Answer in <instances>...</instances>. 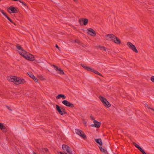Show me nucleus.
Returning <instances> with one entry per match:
<instances>
[{
  "mask_svg": "<svg viewBox=\"0 0 154 154\" xmlns=\"http://www.w3.org/2000/svg\"><path fill=\"white\" fill-rule=\"evenodd\" d=\"M7 79L9 81L14 82L16 85L23 84L25 82L24 79L13 76L8 77Z\"/></svg>",
  "mask_w": 154,
  "mask_h": 154,
  "instance_id": "1",
  "label": "nucleus"
},
{
  "mask_svg": "<svg viewBox=\"0 0 154 154\" xmlns=\"http://www.w3.org/2000/svg\"><path fill=\"white\" fill-rule=\"evenodd\" d=\"M19 54L27 60L31 61H33L35 60L32 55L24 50H21L20 51Z\"/></svg>",
  "mask_w": 154,
  "mask_h": 154,
  "instance_id": "2",
  "label": "nucleus"
},
{
  "mask_svg": "<svg viewBox=\"0 0 154 154\" xmlns=\"http://www.w3.org/2000/svg\"><path fill=\"white\" fill-rule=\"evenodd\" d=\"M62 149L64 152L66 154H72V150L68 145L63 144Z\"/></svg>",
  "mask_w": 154,
  "mask_h": 154,
  "instance_id": "3",
  "label": "nucleus"
},
{
  "mask_svg": "<svg viewBox=\"0 0 154 154\" xmlns=\"http://www.w3.org/2000/svg\"><path fill=\"white\" fill-rule=\"evenodd\" d=\"M99 98L103 105L106 107L109 108L111 106L110 104L104 97L100 96Z\"/></svg>",
  "mask_w": 154,
  "mask_h": 154,
  "instance_id": "4",
  "label": "nucleus"
},
{
  "mask_svg": "<svg viewBox=\"0 0 154 154\" xmlns=\"http://www.w3.org/2000/svg\"><path fill=\"white\" fill-rule=\"evenodd\" d=\"M127 45L129 47V48L132 49L134 51L135 53H137L138 51L137 49L135 46L132 44L131 42H128L127 43Z\"/></svg>",
  "mask_w": 154,
  "mask_h": 154,
  "instance_id": "5",
  "label": "nucleus"
},
{
  "mask_svg": "<svg viewBox=\"0 0 154 154\" xmlns=\"http://www.w3.org/2000/svg\"><path fill=\"white\" fill-rule=\"evenodd\" d=\"M87 32L88 34L93 36H95L96 35L95 31L91 28H89L87 29Z\"/></svg>",
  "mask_w": 154,
  "mask_h": 154,
  "instance_id": "6",
  "label": "nucleus"
},
{
  "mask_svg": "<svg viewBox=\"0 0 154 154\" xmlns=\"http://www.w3.org/2000/svg\"><path fill=\"white\" fill-rule=\"evenodd\" d=\"M62 103L63 104L71 108H73L74 107V105L73 104L70 103L66 100H64L62 102Z\"/></svg>",
  "mask_w": 154,
  "mask_h": 154,
  "instance_id": "7",
  "label": "nucleus"
},
{
  "mask_svg": "<svg viewBox=\"0 0 154 154\" xmlns=\"http://www.w3.org/2000/svg\"><path fill=\"white\" fill-rule=\"evenodd\" d=\"M116 38V36L112 34H108L106 35V39L107 40H110V39L113 41L115 38Z\"/></svg>",
  "mask_w": 154,
  "mask_h": 154,
  "instance_id": "8",
  "label": "nucleus"
},
{
  "mask_svg": "<svg viewBox=\"0 0 154 154\" xmlns=\"http://www.w3.org/2000/svg\"><path fill=\"white\" fill-rule=\"evenodd\" d=\"M88 22V20L87 19L81 18L79 20V22L81 25H86Z\"/></svg>",
  "mask_w": 154,
  "mask_h": 154,
  "instance_id": "9",
  "label": "nucleus"
},
{
  "mask_svg": "<svg viewBox=\"0 0 154 154\" xmlns=\"http://www.w3.org/2000/svg\"><path fill=\"white\" fill-rule=\"evenodd\" d=\"M56 109L59 112V114L62 115L66 113V112L64 109L61 110L59 106L58 105L56 106Z\"/></svg>",
  "mask_w": 154,
  "mask_h": 154,
  "instance_id": "10",
  "label": "nucleus"
},
{
  "mask_svg": "<svg viewBox=\"0 0 154 154\" xmlns=\"http://www.w3.org/2000/svg\"><path fill=\"white\" fill-rule=\"evenodd\" d=\"M9 13H17V9L13 7H10L8 9Z\"/></svg>",
  "mask_w": 154,
  "mask_h": 154,
  "instance_id": "11",
  "label": "nucleus"
},
{
  "mask_svg": "<svg viewBox=\"0 0 154 154\" xmlns=\"http://www.w3.org/2000/svg\"><path fill=\"white\" fill-rule=\"evenodd\" d=\"M52 66L56 68V71H59V72H58V73L62 75L64 74V72L61 68L58 67L57 66L55 65H53Z\"/></svg>",
  "mask_w": 154,
  "mask_h": 154,
  "instance_id": "12",
  "label": "nucleus"
},
{
  "mask_svg": "<svg viewBox=\"0 0 154 154\" xmlns=\"http://www.w3.org/2000/svg\"><path fill=\"white\" fill-rule=\"evenodd\" d=\"M94 126L95 127L98 128L100 127L101 125V123L100 122H99L96 120H94Z\"/></svg>",
  "mask_w": 154,
  "mask_h": 154,
  "instance_id": "13",
  "label": "nucleus"
},
{
  "mask_svg": "<svg viewBox=\"0 0 154 154\" xmlns=\"http://www.w3.org/2000/svg\"><path fill=\"white\" fill-rule=\"evenodd\" d=\"M0 128L4 132L7 131L5 127L2 124L0 123Z\"/></svg>",
  "mask_w": 154,
  "mask_h": 154,
  "instance_id": "14",
  "label": "nucleus"
},
{
  "mask_svg": "<svg viewBox=\"0 0 154 154\" xmlns=\"http://www.w3.org/2000/svg\"><path fill=\"white\" fill-rule=\"evenodd\" d=\"M113 41L116 44H120L121 42L120 40L116 36Z\"/></svg>",
  "mask_w": 154,
  "mask_h": 154,
  "instance_id": "15",
  "label": "nucleus"
},
{
  "mask_svg": "<svg viewBox=\"0 0 154 154\" xmlns=\"http://www.w3.org/2000/svg\"><path fill=\"white\" fill-rule=\"evenodd\" d=\"M95 142L98 143L100 145H102L103 144L102 140L101 139H94Z\"/></svg>",
  "mask_w": 154,
  "mask_h": 154,
  "instance_id": "16",
  "label": "nucleus"
},
{
  "mask_svg": "<svg viewBox=\"0 0 154 154\" xmlns=\"http://www.w3.org/2000/svg\"><path fill=\"white\" fill-rule=\"evenodd\" d=\"M41 152L48 154L49 153L48 149L47 148H42L41 150Z\"/></svg>",
  "mask_w": 154,
  "mask_h": 154,
  "instance_id": "17",
  "label": "nucleus"
},
{
  "mask_svg": "<svg viewBox=\"0 0 154 154\" xmlns=\"http://www.w3.org/2000/svg\"><path fill=\"white\" fill-rule=\"evenodd\" d=\"M60 97H62L63 99H65L66 98V97L64 95L62 94H59L57 96L56 99H59Z\"/></svg>",
  "mask_w": 154,
  "mask_h": 154,
  "instance_id": "18",
  "label": "nucleus"
},
{
  "mask_svg": "<svg viewBox=\"0 0 154 154\" xmlns=\"http://www.w3.org/2000/svg\"><path fill=\"white\" fill-rule=\"evenodd\" d=\"M97 47L98 48L102 50H104L105 51H106V48L103 46L99 45H98L97 46Z\"/></svg>",
  "mask_w": 154,
  "mask_h": 154,
  "instance_id": "19",
  "label": "nucleus"
},
{
  "mask_svg": "<svg viewBox=\"0 0 154 154\" xmlns=\"http://www.w3.org/2000/svg\"><path fill=\"white\" fill-rule=\"evenodd\" d=\"M99 147L100 149V150L102 152L105 153L106 154H109L108 152L107 151V150L106 149H105L104 148H103L101 146Z\"/></svg>",
  "mask_w": 154,
  "mask_h": 154,
  "instance_id": "20",
  "label": "nucleus"
},
{
  "mask_svg": "<svg viewBox=\"0 0 154 154\" xmlns=\"http://www.w3.org/2000/svg\"><path fill=\"white\" fill-rule=\"evenodd\" d=\"M79 135L81 137H82L84 139H85L86 138V136L84 134L83 131V133L81 132L80 133Z\"/></svg>",
  "mask_w": 154,
  "mask_h": 154,
  "instance_id": "21",
  "label": "nucleus"
},
{
  "mask_svg": "<svg viewBox=\"0 0 154 154\" xmlns=\"http://www.w3.org/2000/svg\"><path fill=\"white\" fill-rule=\"evenodd\" d=\"M75 131L76 134H78V135L80 133H83V131H82L81 130H80L78 129H76L75 130Z\"/></svg>",
  "mask_w": 154,
  "mask_h": 154,
  "instance_id": "22",
  "label": "nucleus"
},
{
  "mask_svg": "<svg viewBox=\"0 0 154 154\" xmlns=\"http://www.w3.org/2000/svg\"><path fill=\"white\" fill-rule=\"evenodd\" d=\"M85 68V69L88 71H91L92 72L93 71L94 69L89 66H87Z\"/></svg>",
  "mask_w": 154,
  "mask_h": 154,
  "instance_id": "23",
  "label": "nucleus"
},
{
  "mask_svg": "<svg viewBox=\"0 0 154 154\" xmlns=\"http://www.w3.org/2000/svg\"><path fill=\"white\" fill-rule=\"evenodd\" d=\"M27 74L31 78H33V77H34V75L31 72H27Z\"/></svg>",
  "mask_w": 154,
  "mask_h": 154,
  "instance_id": "24",
  "label": "nucleus"
},
{
  "mask_svg": "<svg viewBox=\"0 0 154 154\" xmlns=\"http://www.w3.org/2000/svg\"><path fill=\"white\" fill-rule=\"evenodd\" d=\"M92 72H94V73L97 74H98L99 75L102 76L101 74L99 72L95 70L94 69H93V70Z\"/></svg>",
  "mask_w": 154,
  "mask_h": 154,
  "instance_id": "25",
  "label": "nucleus"
},
{
  "mask_svg": "<svg viewBox=\"0 0 154 154\" xmlns=\"http://www.w3.org/2000/svg\"><path fill=\"white\" fill-rule=\"evenodd\" d=\"M17 48L19 50V51H21V50H23L22 48L19 45H17Z\"/></svg>",
  "mask_w": 154,
  "mask_h": 154,
  "instance_id": "26",
  "label": "nucleus"
},
{
  "mask_svg": "<svg viewBox=\"0 0 154 154\" xmlns=\"http://www.w3.org/2000/svg\"><path fill=\"white\" fill-rule=\"evenodd\" d=\"M134 145L138 149L140 147V146L135 143H133Z\"/></svg>",
  "mask_w": 154,
  "mask_h": 154,
  "instance_id": "27",
  "label": "nucleus"
},
{
  "mask_svg": "<svg viewBox=\"0 0 154 154\" xmlns=\"http://www.w3.org/2000/svg\"><path fill=\"white\" fill-rule=\"evenodd\" d=\"M0 11L6 17L7 16V15L5 13V12L3 11V10H1Z\"/></svg>",
  "mask_w": 154,
  "mask_h": 154,
  "instance_id": "28",
  "label": "nucleus"
},
{
  "mask_svg": "<svg viewBox=\"0 0 154 154\" xmlns=\"http://www.w3.org/2000/svg\"><path fill=\"white\" fill-rule=\"evenodd\" d=\"M32 79H33V80L35 81L36 82H38V79H37V78H36L35 77V76H34V77H33V78H32Z\"/></svg>",
  "mask_w": 154,
  "mask_h": 154,
  "instance_id": "29",
  "label": "nucleus"
},
{
  "mask_svg": "<svg viewBox=\"0 0 154 154\" xmlns=\"http://www.w3.org/2000/svg\"><path fill=\"white\" fill-rule=\"evenodd\" d=\"M39 79L41 80H44L45 79V78L42 75H39Z\"/></svg>",
  "mask_w": 154,
  "mask_h": 154,
  "instance_id": "30",
  "label": "nucleus"
},
{
  "mask_svg": "<svg viewBox=\"0 0 154 154\" xmlns=\"http://www.w3.org/2000/svg\"><path fill=\"white\" fill-rule=\"evenodd\" d=\"M151 81L154 83V76H152L151 78Z\"/></svg>",
  "mask_w": 154,
  "mask_h": 154,
  "instance_id": "31",
  "label": "nucleus"
},
{
  "mask_svg": "<svg viewBox=\"0 0 154 154\" xmlns=\"http://www.w3.org/2000/svg\"><path fill=\"white\" fill-rule=\"evenodd\" d=\"M138 149L141 152H142L144 150H143L141 147H140Z\"/></svg>",
  "mask_w": 154,
  "mask_h": 154,
  "instance_id": "32",
  "label": "nucleus"
},
{
  "mask_svg": "<svg viewBox=\"0 0 154 154\" xmlns=\"http://www.w3.org/2000/svg\"><path fill=\"white\" fill-rule=\"evenodd\" d=\"M19 1L21 3H22V5H24V6H26V5L23 2H21L20 0H19Z\"/></svg>",
  "mask_w": 154,
  "mask_h": 154,
  "instance_id": "33",
  "label": "nucleus"
},
{
  "mask_svg": "<svg viewBox=\"0 0 154 154\" xmlns=\"http://www.w3.org/2000/svg\"><path fill=\"white\" fill-rule=\"evenodd\" d=\"M7 19L9 20L10 21V22H11L12 23V20H11L7 16L6 17Z\"/></svg>",
  "mask_w": 154,
  "mask_h": 154,
  "instance_id": "34",
  "label": "nucleus"
},
{
  "mask_svg": "<svg viewBox=\"0 0 154 154\" xmlns=\"http://www.w3.org/2000/svg\"><path fill=\"white\" fill-rule=\"evenodd\" d=\"M82 66L83 67V68H84V69H85V68H85V67H87V66H84V65H82Z\"/></svg>",
  "mask_w": 154,
  "mask_h": 154,
  "instance_id": "35",
  "label": "nucleus"
},
{
  "mask_svg": "<svg viewBox=\"0 0 154 154\" xmlns=\"http://www.w3.org/2000/svg\"><path fill=\"white\" fill-rule=\"evenodd\" d=\"M56 47L57 48H58V49L59 50V48H59V47L58 46V45H57V44H56Z\"/></svg>",
  "mask_w": 154,
  "mask_h": 154,
  "instance_id": "36",
  "label": "nucleus"
},
{
  "mask_svg": "<svg viewBox=\"0 0 154 154\" xmlns=\"http://www.w3.org/2000/svg\"><path fill=\"white\" fill-rule=\"evenodd\" d=\"M91 119H92V120H94V118L93 117H92V116H91Z\"/></svg>",
  "mask_w": 154,
  "mask_h": 154,
  "instance_id": "37",
  "label": "nucleus"
},
{
  "mask_svg": "<svg viewBox=\"0 0 154 154\" xmlns=\"http://www.w3.org/2000/svg\"><path fill=\"white\" fill-rule=\"evenodd\" d=\"M142 153L143 154H146L144 151H143Z\"/></svg>",
  "mask_w": 154,
  "mask_h": 154,
  "instance_id": "38",
  "label": "nucleus"
},
{
  "mask_svg": "<svg viewBox=\"0 0 154 154\" xmlns=\"http://www.w3.org/2000/svg\"><path fill=\"white\" fill-rule=\"evenodd\" d=\"M7 107L9 110H11H11L10 109V108L8 106H7Z\"/></svg>",
  "mask_w": 154,
  "mask_h": 154,
  "instance_id": "39",
  "label": "nucleus"
},
{
  "mask_svg": "<svg viewBox=\"0 0 154 154\" xmlns=\"http://www.w3.org/2000/svg\"><path fill=\"white\" fill-rule=\"evenodd\" d=\"M32 153L33 154H36V153L35 152H33Z\"/></svg>",
  "mask_w": 154,
  "mask_h": 154,
  "instance_id": "40",
  "label": "nucleus"
},
{
  "mask_svg": "<svg viewBox=\"0 0 154 154\" xmlns=\"http://www.w3.org/2000/svg\"><path fill=\"white\" fill-rule=\"evenodd\" d=\"M60 154H64V153H63L62 152H60Z\"/></svg>",
  "mask_w": 154,
  "mask_h": 154,
  "instance_id": "41",
  "label": "nucleus"
},
{
  "mask_svg": "<svg viewBox=\"0 0 154 154\" xmlns=\"http://www.w3.org/2000/svg\"><path fill=\"white\" fill-rule=\"evenodd\" d=\"M150 109H151V110H152L153 111H154V109H152V108H149Z\"/></svg>",
  "mask_w": 154,
  "mask_h": 154,
  "instance_id": "42",
  "label": "nucleus"
},
{
  "mask_svg": "<svg viewBox=\"0 0 154 154\" xmlns=\"http://www.w3.org/2000/svg\"><path fill=\"white\" fill-rule=\"evenodd\" d=\"M74 1L75 2H77V0H74Z\"/></svg>",
  "mask_w": 154,
  "mask_h": 154,
  "instance_id": "43",
  "label": "nucleus"
},
{
  "mask_svg": "<svg viewBox=\"0 0 154 154\" xmlns=\"http://www.w3.org/2000/svg\"><path fill=\"white\" fill-rule=\"evenodd\" d=\"M1 1V0H0V1Z\"/></svg>",
  "mask_w": 154,
  "mask_h": 154,
  "instance_id": "44",
  "label": "nucleus"
}]
</instances>
